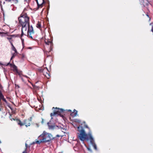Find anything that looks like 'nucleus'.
I'll use <instances>...</instances> for the list:
<instances>
[{"instance_id": "1", "label": "nucleus", "mask_w": 153, "mask_h": 153, "mask_svg": "<svg viewBox=\"0 0 153 153\" xmlns=\"http://www.w3.org/2000/svg\"><path fill=\"white\" fill-rule=\"evenodd\" d=\"M79 133H77V137L81 141H84L85 140L86 141H89L91 144L94 147L95 150H97V147L95 143L94 139L92 134L91 133L86 134L84 130L82 128L80 130H79Z\"/></svg>"}, {"instance_id": "2", "label": "nucleus", "mask_w": 153, "mask_h": 153, "mask_svg": "<svg viewBox=\"0 0 153 153\" xmlns=\"http://www.w3.org/2000/svg\"><path fill=\"white\" fill-rule=\"evenodd\" d=\"M18 19L22 27H23L29 25V19L26 13H22L18 17Z\"/></svg>"}, {"instance_id": "3", "label": "nucleus", "mask_w": 153, "mask_h": 153, "mask_svg": "<svg viewBox=\"0 0 153 153\" xmlns=\"http://www.w3.org/2000/svg\"><path fill=\"white\" fill-rule=\"evenodd\" d=\"M52 136L50 134L47 133L44 131L42 134L40 135L38 138V139H40L41 143H46L50 141L54 138H52Z\"/></svg>"}, {"instance_id": "4", "label": "nucleus", "mask_w": 153, "mask_h": 153, "mask_svg": "<svg viewBox=\"0 0 153 153\" xmlns=\"http://www.w3.org/2000/svg\"><path fill=\"white\" fill-rule=\"evenodd\" d=\"M64 112V110L62 109L57 108H55V109L53 111V113H51L50 114L51 116V120L53 119L52 117V116H54V115H56V116L59 115L60 117L63 118L64 117V116L62 114Z\"/></svg>"}, {"instance_id": "5", "label": "nucleus", "mask_w": 153, "mask_h": 153, "mask_svg": "<svg viewBox=\"0 0 153 153\" xmlns=\"http://www.w3.org/2000/svg\"><path fill=\"white\" fill-rule=\"evenodd\" d=\"M28 26V29L27 31V36L29 38H30L34 40L35 39H33L31 36V34H33L34 33V32L33 30V28L32 26L31 25L30 26L29 25H27Z\"/></svg>"}, {"instance_id": "6", "label": "nucleus", "mask_w": 153, "mask_h": 153, "mask_svg": "<svg viewBox=\"0 0 153 153\" xmlns=\"http://www.w3.org/2000/svg\"><path fill=\"white\" fill-rule=\"evenodd\" d=\"M37 4V7L36 8V10H38L39 8H41L43 7V4L45 3L44 0H39L42 1V3H39L38 0H35Z\"/></svg>"}, {"instance_id": "7", "label": "nucleus", "mask_w": 153, "mask_h": 153, "mask_svg": "<svg viewBox=\"0 0 153 153\" xmlns=\"http://www.w3.org/2000/svg\"><path fill=\"white\" fill-rule=\"evenodd\" d=\"M26 26H25V27H22V30H21V37H22L25 35L24 32V31L25 32H26L27 31V27Z\"/></svg>"}, {"instance_id": "8", "label": "nucleus", "mask_w": 153, "mask_h": 153, "mask_svg": "<svg viewBox=\"0 0 153 153\" xmlns=\"http://www.w3.org/2000/svg\"><path fill=\"white\" fill-rule=\"evenodd\" d=\"M77 111L74 109V112H72L71 113V115L72 117H74L77 115Z\"/></svg>"}, {"instance_id": "9", "label": "nucleus", "mask_w": 153, "mask_h": 153, "mask_svg": "<svg viewBox=\"0 0 153 153\" xmlns=\"http://www.w3.org/2000/svg\"><path fill=\"white\" fill-rule=\"evenodd\" d=\"M24 125H25L26 127L30 126V123L29 122H28V120H25L24 122Z\"/></svg>"}, {"instance_id": "10", "label": "nucleus", "mask_w": 153, "mask_h": 153, "mask_svg": "<svg viewBox=\"0 0 153 153\" xmlns=\"http://www.w3.org/2000/svg\"><path fill=\"white\" fill-rule=\"evenodd\" d=\"M45 43L47 45H50V47H51L53 45V43L52 41L47 40V41H45Z\"/></svg>"}, {"instance_id": "11", "label": "nucleus", "mask_w": 153, "mask_h": 153, "mask_svg": "<svg viewBox=\"0 0 153 153\" xmlns=\"http://www.w3.org/2000/svg\"><path fill=\"white\" fill-rule=\"evenodd\" d=\"M50 123L49 122H48L47 123L49 128L50 129H54L55 128V126L54 125H50Z\"/></svg>"}, {"instance_id": "12", "label": "nucleus", "mask_w": 153, "mask_h": 153, "mask_svg": "<svg viewBox=\"0 0 153 153\" xmlns=\"http://www.w3.org/2000/svg\"><path fill=\"white\" fill-rule=\"evenodd\" d=\"M38 140L37 141H36L33 142L32 143H31L30 145H32L33 144H40V143H41V141L40 140V139H38Z\"/></svg>"}, {"instance_id": "13", "label": "nucleus", "mask_w": 153, "mask_h": 153, "mask_svg": "<svg viewBox=\"0 0 153 153\" xmlns=\"http://www.w3.org/2000/svg\"><path fill=\"white\" fill-rule=\"evenodd\" d=\"M12 68L13 69V70L16 71L17 73L19 74V73L17 69V67L14 64H13V65Z\"/></svg>"}, {"instance_id": "14", "label": "nucleus", "mask_w": 153, "mask_h": 153, "mask_svg": "<svg viewBox=\"0 0 153 153\" xmlns=\"http://www.w3.org/2000/svg\"><path fill=\"white\" fill-rule=\"evenodd\" d=\"M36 27L38 28H39L41 27V25L40 23L38 21L36 25Z\"/></svg>"}, {"instance_id": "15", "label": "nucleus", "mask_w": 153, "mask_h": 153, "mask_svg": "<svg viewBox=\"0 0 153 153\" xmlns=\"http://www.w3.org/2000/svg\"><path fill=\"white\" fill-rule=\"evenodd\" d=\"M18 124L19 125H20V126H22L23 125H24V124L22 123L21 121L20 120H18Z\"/></svg>"}, {"instance_id": "16", "label": "nucleus", "mask_w": 153, "mask_h": 153, "mask_svg": "<svg viewBox=\"0 0 153 153\" xmlns=\"http://www.w3.org/2000/svg\"><path fill=\"white\" fill-rule=\"evenodd\" d=\"M30 147V146H28V145L27 144V143H25V147H26V148H25V150L24 151H26V152H28V150H27V148L28 147Z\"/></svg>"}, {"instance_id": "17", "label": "nucleus", "mask_w": 153, "mask_h": 153, "mask_svg": "<svg viewBox=\"0 0 153 153\" xmlns=\"http://www.w3.org/2000/svg\"><path fill=\"white\" fill-rule=\"evenodd\" d=\"M0 105V111H3V107L1 105V102Z\"/></svg>"}, {"instance_id": "18", "label": "nucleus", "mask_w": 153, "mask_h": 153, "mask_svg": "<svg viewBox=\"0 0 153 153\" xmlns=\"http://www.w3.org/2000/svg\"><path fill=\"white\" fill-rule=\"evenodd\" d=\"M17 54L15 53H14L13 54H12V57L10 59V60H12L14 58L15 56Z\"/></svg>"}, {"instance_id": "19", "label": "nucleus", "mask_w": 153, "mask_h": 153, "mask_svg": "<svg viewBox=\"0 0 153 153\" xmlns=\"http://www.w3.org/2000/svg\"><path fill=\"white\" fill-rule=\"evenodd\" d=\"M10 65V66L11 67H13V64H11V63H10V62H9L7 64H5V66H8V65Z\"/></svg>"}, {"instance_id": "20", "label": "nucleus", "mask_w": 153, "mask_h": 153, "mask_svg": "<svg viewBox=\"0 0 153 153\" xmlns=\"http://www.w3.org/2000/svg\"><path fill=\"white\" fill-rule=\"evenodd\" d=\"M12 49V50L14 51L15 53H16V54L18 53V52H17V51L15 48H13Z\"/></svg>"}, {"instance_id": "21", "label": "nucleus", "mask_w": 153, "mask_h": 153, "mask_svg": "<svg viewBox=\"0 0 153 153\" xmlns=\"http://www.w3.org/2000/svg\"><path fill=\"white\" fill-rule=\"evenodd\" d=\"M4 97L3 95L0 97V103L1 102V100H3L4 98Z\"/></svg>"}, {"instance_id": "22", "label": "nucleus", "mask_w": 153, "mask_h": 153, "mask_svg": "<svg viewBox=\"0 0 153 153\" xmlns=\"http://www.w3.org/2000/svg\"><path fill=\"white\" fill-rule=\"evenodd\" d=\"M12 1L15 4H16L18 2V0H12Z\"/></svg>"}, {"instance_id": "23", "label": "nucleus", "mask_w": 153, "mask_h": 153, "mask_svg": "<svg viewBox=\"0 0 153 153\" xmlns=\"http://www.w3.org/2000/svg\"><path fill=\"white\" fill-rule=\"evenodd\" d=\"M28 120V122H30L32 120V117H30L28 119V120Z\"/></svg>"}, {"instance_id": "24", "label": "nucleus", "mask_w": 153, "mask_h": 153, "mask_svg": "<svg viewBox=\"0 0 153 153\" xmlns=\"http://www.w3.org/2000/svg\"><path fill=\"white\" fill-rule=\"evenodd\" d=\"M48 75H46V76L48 78H49V77H50V75L49 74H47Z\"/></svg>"}, {"instance_id": "25", "label": "nucleus", "mask_w": 153, "mask_h": 153, "mask_svg": "<svg viewBox=\"0 0 153 153\" xmlns=\"http://www.w3.org/2000/svg\"><path fill=\"white\" fill-rule=\"evenodd\" d=\"M3 100L4 102L6 103H7V100H6L5 99V98H4Z\"/></svg>"}, {"instance_id": "26", "label": "nucleus", "mask_w": 153, "mask_h": 153, "mask_svg": "<svg viewBox=\"0 0 153 153\" xmlns=\"http://www.w3.org/2000/svg\"><path fill=\"white\" fill-rule=\"evenodd\" d=\"M87 149H88V150L89 151H90V152H92V151L91 149L90 148H89V147H88V148H87Z\"/></svg>"}, {"instance_id": "27", "label": "nucleus", "mask_w": 153, "mask_h": 153, "mask_svg": "<svg viewBox=\"0 0 153 153\" xmlns=\"http://www.w3.org/2000/svg\"><path fill=\"white\" fill-rule=\"evenodd\" d=\"M5 1L7 2H11L12 0H5Z\"/></svg>"}, {"instance_id": "28", "label": "nucleus", "mask_w": 153, "mask_h": 153, "mask_svg": "<svg viewBox=\"0 0 153 153\" xmlns=\"http://www.w3.org/2000/svg\"><path fill=\"white\" fill-rule=\"evenodd\" d=\"M21 39L22 40V44H23L24 41V39H23L22 37L21 38Z\"/></svg>"}, {"instance_id": "29", "label": "nucleus", "mask_w": 153, "mask_h": 153, "mask_svg": "<svg viewBox=\"0 0 153 153\" xmlns=\"http://www.w3.org/2000/svg\"><path fill=\"white\" fill-rule=\"evenodd\" d=\"M3 95L2 93L1 92V91H0V97Z\"/></svg>"}, {"instance_id": "30", "label": "nucleus", "mask_w": 153, "mask_h": 153, "mask_svg": "<svg viewBox=\"0 0 153 153\" xmlns=\"http://www.w3.org/2000/svg\"><path fill=\"white\" fill-rule=\"evenodd\" d=\"M5 65V64H3L1 63L0 62V65L1 66H2V65H4V66H5V65Z\"/></svg>"}, {"instance_id": "31", "label": "nucleus", "mask_w": 153, "mask_h": 153, "mask_svg": "<svg viewBox=\"0 0 153 153\" xmlns=\"http://www.w3.org/2000/svg\"><path fill=\"white\" fill-rule=\"evenodd\" d=\"M151 31L152 32H153V26H152V29H151Z\"/></svg>"}, {"instance_id": "32", "label": "nucleus", "mask_w": 153, "mask_h": 153, "mask_svg": "<svg viewBox=\"0 0 153 153\" xmlns=\"http://www.w3.org/2000/svg\"><path fill=\"white\" fill-rule=\"evenodd\" d=\"M7 39L8 40H11V39L12 38L11 37H10V38L8 37V38H7Z\"/></svg>"}, {"instance_id": "33", "label": "nucleus", "mask_w": 153, "mask_h": 153, "mask_svg": "<svg viewBox=\"0 0 153 153\" xmlns=\"http://www.w3.org/2000/svg\"><path fill=\"white\" fill-rule=\"evenodd\" d=\"M10 42V44L11 45V46H12L13 45L12 43V42Z\"/></svg>"}, {"instance_id": "34", "label": "nucleus", "mask_w": 153, "mask_h": 153, "mask_svg": "<svg viewBox=\"0 0 153 153\" xmlns=\"http://www.w3.org/2000/svg\"><path fill=\"white\" fill-rule=\"evenodd\" d=\"M15 47L14 46V45H13L12 46V49L13 48H15Z\"/></svg>"}, {"instance_id": "35", "label": "nucleus", "mask_w": 153, "mask_h": 153, "mask_svg": "<svg viewBox=\"0 0 153 153\" xmlns=\"http://www.w3.org/2000/svg\"><path fill=\"white\" fill-rule=\"evenodd\" d=\"M56 137H60V136H59V135H58H58H56Z\"/></svg>"}, {"instance_id": "36", "label": "nucleus", "mask_w": 153, "mask_h": 153, "mask_svg": "<svg viewBox=\"0 0 153 153\" xmlns=\"http://www.w3.org/2000/svg\"><path fill=\"white\" fill-rule=\"evenodd\" d=\"M42 123H43V119H42Z\"/></svg>"}, {"instance_id": "37", "label": "nucleus", "mask_w": 153, "mask_h": 153, "mask_svg": "<svg viewBox=\"0 0 153 153\" xmlns=\"http://www.w3.org/2000/svg\"><path fill=\"white\" fill-rule=\"evenodd\" d=\"M2 87V86L1 85V84L0 83V89Z\"/></svg>"}, {"instance_id": "38", "label": "nucleus", "mask_w": 153, "mask_h": 153, "mask_svg": "<svg viewBox=\"0 0 153 153\" xmlns=\"http://www.w3.org/2000/svg\"><path fill=\"white\" fill-rule=\"evenodd\" d=\"M25 1H26L27 2H28L29 1V0H25Z\"/></svg>"}, {"instance_id": "39", "label": "nucleus", "mask_w": 153, "mask_h": 153, "mask_svg": "<svg viewBox=\"0 0 153 153\" xmlns=\"http://www.w3.org/2000/svg\"><path fill=\"white\" fill-rule=\"evenodd\" d=\"M68 111L70 112H71V110H68Z\"/></svg>"}, {"instance_id": "40", "label": "nucleus", "mask_w": 153, "mask_h": 153, "mask_svg": "<svg viewBox=\"0 0 153 153\" xmlns=\"http://www.w3.org/2000/svg\"><path fill=\"white\" fill-rule=\"evenodd\" d=\"M22 153H27V152H26V151H24Z\"/></svg>"}, {"instance_id": "41", "label": "nucleus", "mask_w": 153, "mask_h": 153, "mask_svg": "<svg viewBox=\"0 0 153 153\" xmlns=\"http://www.w3.org/2000/svg\"><path fill=\"white\" fill-rule=\"evenodd\" d=\"M36 126H37V127H39V125L38 124H36Z\"/></svg>"}, {"instance_id": "42", "label": "nucleus", "mask_w": 153, "mask_h": 153, "mask_svg": "<svg viewBox=\"0 0 153 153\" xmlns=\"http://www.w3.org/2000/svg\"><path fill=\"white\" fill-rule=\"evenodd\" d=\"M147 15V16H148V17H149V15H148V14H147V15Z\"/></svg>"}, {"instance_id": "43", "label": "nucleus", "mask_w": 153, "mask_h": 153, "mask_svg": "<svg viewBox=\"0 0 153 153\" xmlns=\"http://www.w3.org/2000/svg\"><path fill=\"white\" fill-rule=\"evenodd\" d=\"M152 24H153V23H151L150 24V25H152Z\"/></svg>"}, {"instance_id": "44", "label": "nucleus", "mask_w": 153, "mask_h": 153, "mask_svg": "<svg viewBox=\"0 0 153 153\" xmlns=\"http://www.w3.org/2000/svg\"><path fill=\"white\" fill-rule=\"evenodd\" d=\"M9 107H10V108L11 109H12V108H11L9 106Z\"/></svg>"}, {"instance_id": "45", "label": "nucleus", "mask_w": 153, "mask_h": 153, "mask_svg": "<svg viewBox=\"0 0 153 153\" xmlns=\"http://www.w3.org/2000/svg\"><path fill=\"white\" fill-rule=\"evenodd\" d=\"M148 1H149V0H147V1L148 2H149Z\"/></svg>"}, {"instance_id": "46", "label": "nucleus", "mask_w": 153, "mask_h": 153, "mask_svg": "<svg viewBox=\"0 0 153 153\" xmlns=\"http://www.w3.org/2000/svg\"><path fill=\"white\" fill-rule=\"evenodd\" d=\"M4 3H5V2H4L3 3H4Z\"/></svg>"}, {"instance_id": "47", "label": "nucleus", "mask_w": 153, "mask_h": 153, "mask_svg": "<svg viewBox=\"0 0 153 153\" xmlns=\"http://www.w3.org/2000/svg\"><path fill=\"white\" fill-rule=\"evenodd\" d=\"M59 153H61V152H59Z\"/></svg>"}]
</instances>
